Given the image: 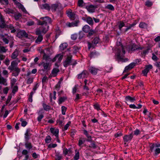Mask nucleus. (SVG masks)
<instances>
[{
    "label": "nucleus",
    "mask_w": 160,
    "mask_h": 160,
    "mask_svg": "<svg viewBox=\"0 0 160 160\" xmlns=\"http://www.w3.org/2000/svg\"><path fill=\"white\" fill-rule=\"evenodd\" d=\"M59 72V70L58 69L54 68L53 69L52 71V75L55 77L56 76L57 73Z\"/></svg>",
    "instance_id": "obj_35"
},
{
    "label": "nucleus",
    "mask_w": 160,
    "mask_h": 160,
    "mask_svg": "<svg viewBox=\"0 0 160 160\" xmlns=\"http://www.w3.org/2000/svg\"><path fill=\"white\" fill-rule=\"evenodd\" d=\"M42 105L43 108L45 110L47 111H48L50 109V107L49 106L47 105L46 104L43 103H42Z\"/></svg>",
    "instance_id": "obj_41"
},
{
    "label": "nucleus",
    "mask_w": 160,
    "mask_h": 160,
    "mask_svg": "<svg viewBox=\"0 0 160 160\" xmlns=\"http://www.w3.org/2000/svg\"><path fill=\"white\" fill-rule=\"evenodd\" d=\"M150 147L151 151L152 152L153 151L155 152L156 149H157L156 144H152L151 143L150 145Z\"/></svg>",
    "instance_id": "obj_26"
},
{
    "label": "nucleus",
    "mask_w": 160,
    "mask_h": 160,
    "mask_svg": "<svg viewBox=\"0 0 160 160\" xmlns=\"http://www.w3.org/2000/svg\"><path fill=\"white\" fill-rule=\"evenodd\" d=\"M33 82V78H29L27 81V83L28 84H29L32 83Z\"/></svg>",
    "instance_id": "obj_56"
},
{
    "label": "nucleus",
    "mask_w": 160,
    "mask_h": 160,
    "mask_svg": "<svg viewBox=\"0 0 160 160\" xmlns=\"http://www.w3.org/2000/svg\"><path fill=\"white\" fill-rule=\"evenodd\" d=\"M67 98L66 97H60L58 99V103L59 104H61L64 102L66 99Z\"/></svg>",
    "instance_id": "obj_28"
},
{
    "label": "nucleus",
    "mask_w": 160,
    "mask_h": 160,
    "mask_svg": "<svg viewBox=\"0 0 160 160\" xmlns=\"http://www.w3.org/2000/svg\"><path fill=\"white\" fill-rule=\"evenodd\" d=\"M51 138L50 136H48L45 139V141L46 142L48 143L50 142L51 141Z\"/></svg>",
    "instance_id": "obj_53"
},
{
    "label": "nucleus",
    "mask_w": 160,
    "mask_h": 160,
    "mask_svg": "<svg viewBox=\"0 0 160 160\" xmlns=\"http://www.w3.org/2000/svg\"><path fill=\"white\" fill-rule=\"evenodd\" d=\"M35 92H33L32 91L30 93V94L28 97V100H29V101L30 102H32V95Z\"/></svg>",
    "instance_id": "obj_49"
},
{
    "label": "nucleus",
    "mask_w": 160,
    "mask_h": 160,
    "mask_svg": "<svg viewBox=\"0 0 160 160\" xmlns=\"http://www.w3.org/2000/svg\"><path fill=\"white\" fill-rule=\"evenodd\" d=\"M68 16L71 19L73 20L76 18L77 16L74 12H72L71 9H70L67 13Z\"/></svg>",
    "instance_id": "obj_12"
},
{
    "label": "nucleus",
    "mask_w": 160,
    "mask_h": 160,
    "mask_svg": "<svg viewBox=\"0 0 160 160\" xmlns=\"http://www.w3.org/2000/svg\"><path fill=\"white\" fill-rule=\"evenodd\" d=\"M88 73L87 71H83L81 73L78 74V78L80 79L81 78H86L88 77Z\"/></svg>",
    "instance_id": "obj_11"
},
{
    "label": "nucleus",
    "mask_w": 160,
    "mask_h": 160,
    "mask_svg": "<svg viewBox=\"0 0 160 160\" xmlns=\"http://www.w3.org/2000/svg\"><path fill=\"white\" fill-rule=\"evenodd\" d=\"M1 38L4 42L5 44H8L9 42V37L8 36L6 38L4 37V36L2 35V36Z\"/></svg>",
    "instance_id": "obj_31"
},
{
    "label": "nucleus",
    "mask_w": 160,
    "mask_h": 160,
    "mask_svg": "<svg viewBox=\"0 0 160 160\" xmlns=\"http://www.w3.org/2000/svg\"><path fill=\"white\" fill-rule=\"evenodd\" d=\"M117 49L116 53L117 58L119 60L122 61L123 57H124V55L125 53L124 48L121 45L118 47L117 48Z\"/></svg>",
    "instance_id": "obj_1"
},
{
    "label": "nucleus",
    "mask_w": 160,
    "mask_h": 160,
    "mask_svg": "<svg viewBox=\"0 0 160 160\" xmlns=\"http://www.w3.org/2000/svg\"><path fill=\"white\" fill-rule=\"evenodd\" d=\"M105 8L109 9L111 11H114V7L111 4H108L105 7Z\"/></svg>",
    "instance_id": "obj_40"
},
{
    "label": "nucleus",
    "mask_w": 160,
    "mask_h": 160,
    "mask_svg": "<svg viewBox=\"0 0 160 160\" xmlns=\"http://www.w3.org/2000/svg\"><path fill=\"white\" fill-rule=\"evenodd\" d=\"M48 26H47V28L43 27H40L41 28H42V34H45L48 31Z\"/></svg>",
    "instance_id": "obj_38"
},
{
    "label": "nucleus",
    "mask_w": 160,
    "mask_h": 160,
    "mask_svg": "<svg viewBox=\"0 0 160 160\" xmlns=\"http://www.w3.org/2000/svg\"><path fill=\"white\" fill-rule=\"evenodd\" d=\"M31 134L30 133V130L29 129H28L25 133V141H27L30 138V136Z\"/></svg>",
    "instance_id": "obj_14"
},
{
    "label": "nucleus",
    "mask_w": 160,
    "mask_h": 160,
    "mask_svg": "<svg viewBox=\"0 0 160 160\" xmlns=\"http://www.w3.org/2000/svg\"><path fill=\"white\" fill-rule=\"evenodd\" d=\"M85 141L84 139H80L78 141V145L81 146Z\"/></svg>",
    "instance_id": "obj_63"
},
{
    "label": "nucleus",
    "mask_w": 160,
    "mask_h": 160,
    "mask_svg": "<svg viewBox=\"0 0 160 160\" xmlns=\"http://www.w3.org/2000/svg\"><path fill=\"white\" fill-rule=\"evenodd\" d=\"M17 36L19 38L22 37H27L28 35L24 30L19 31L17 33Z\"/></svg>",
    "instance_id": "obj_13"
},
{
    "label": "nucleus",
    "mask_w": 160,
    "mask_h": 160,
    "mask_svg": "<svg viewBox=\"0 0 160 160\" xmlns=\"http://www.w3.org/2000/svg\"><path fill=\"white\" fill-rule=\"evenodd\" d=\"M41 29L42 28H41L40 27L39 28L36 29V35H38V36L42 35H41V34L42 33Z\"/></svg>",
    "instance_id": "obj_43"
},
{
    "label": "nucleus",
    "mask_w": 160,
    "mask_h": 160,
    "mask_svg": "<svg viewBox=\"0 0 160 160\" xmlns=\"http://www.w3.org/2000/svg\"><path fill=\"white\" fill-rule=\"evenodd\" d=\"M133 136L132 133L128 135H125L123 138V139L124 141L125 142H128L130 141L133 138Z\"/></svg>",
    "instance_id": "obj_17"
},
{
    "label": "nucleus",
    "mask_w": 160,
    "mask_h": 160,
    "mask_svg": "<svg viewBox=\"0 0 160 160\" xmlns=\"http://www.w3.org/2000/svg\"><path fill=\"white\" fill-rule=\"evenodd\" d=\"M75 155L74 157V160H78L79 158V152L77 151V150H75Z\"/></svg>",
    "instance_id": "obj_36"
},
{
    "label": "nucleus",
    "mask_w": 160,
    "mask_h": 160,
    "mask_svg": "<svg viewBox=\"0 0 160 160\" xmlns=\"http://www.w3.org/2000/svg\"><path fill=\"white\" fill-rule=\"evenodd\" d=\"M68 44L66 43H64L61 44L60 46V49L61 50H63L65 49L67 47Z\"/></svg>",
    "instance_id": "obj_39"
},
{
    "label": "nucleus",
    "mask_w": 160,
    "mask_h": 160,
    "mask_svg": "<svg viewBox=\"0 0 160 160\" xmlns=\"http://www.w3.org/2000/svg\"><path fill=\"white\" fill-rule=\"evenodd\" d=\"M7 27L9 28L10 30H11V33H14L16 31V30L14 29V27L12 24H10L8 25Z\"/></svg>",
    "instance_id": "obj_37"
},
{
    "label": "nucleus",
    "mask_w": 160,
    "mask_h": 160,
    "mask_svg": "<svg viewBox=\"0 0 160 160\" xmlns=\"http://www.w3.org/2000/svg\"><path fill=\"white\" fill-rule=\"evenodd\" d=\"M51 8L52 10L54 12L57 10L59 11L62 9L61 4L59 2H56L55 3L52 4Z\"/></svg>",
    "instance_id": "obj_3"
},
{
    "label": "nucleus",
    "mask_w": 160,
    "mask_h": 160,
    "mask_svg": "<svg viewBox=\"0 0 160 160\" xmlns=\"http://www.w3.org/2000/svg\"><path fill=\"white\" fill-rule=\"evenodd\" d=\"M20 51L18 49H16L14 52H13L11 55V58L12 59H18L17 58L18 56Z\"/></svg>",
    "instance_id": "obj_15"
},
{
    "label": "nucleus",
    "mask_w": 160,
    "mask_h": 160,
    "mask_svg": "<svg viewBox=\"0 0 160 160\" xmlns=\"http://www.w3.org/2000/svg\"><path fill=\"white\" fill-rule=\"evenodd\" d=\"M25 146L26 148L28 150L32 149L33 147L31 143L28 142V141H25Z\"/></svg>",
    "instance_id": "obj_20"
},
{
    "label": "nucleus",
    "mask_w": 160,
    "mask_h": 160,
    "mask_svg": "<svg viewBox=\"0 0 160 160\" xmlns=\"http://www.w3.org/2000/svg\"><path fill=\"white\" fill-rule=\"evenodd\" d=\"M4 11L7 13L10 14L13 13V11L12 10L9 8H6L4 10Z\"/></svg>",
    "instance_id": "obj_54"
},
{
    "label": "nucleus",
    "mask_w": 160,
    "mask_h": 160,
    "mask_svg": "<svg viewBox=\"0 0 160 160\" xmlns=\"http://www.w3.org/2000/svg\"><path fill=\"white\" fill-rule=\"evenodd\" d=\"M43 58L46 61H49L50 58L49 56L47 55L45 53H44L43 56Z\"/></svg>",
    "instance_id": "obj_48"
},
{
    "label": "nucleus",
    "mask_w": 160,
    "mask_h": 160,
    "mask_svg": "<svg viewBox=\"0 0 160 160\" xmlns=\"http://www.w3.org/2000/svg\"><path fill=\"white\" fill-rule=\"evenodd\" d=\"M51 132L54 135L56 138H58V137L59 130L57 129H55L53 128H50Z\"/></svg>",
    "instance_id": "obj_19"
},
{
    "label": "nucleus",
    "mask_w": 160,
    "mask_h": 160,
    "mask_svg": "<svg viewBox=\"0 0 160 160\" xmlns=\"http://www.w3.org/2000/svg\"><path fill=\"white\" fill-rule=\"evenodd\" d=\"M84 2L83 0H78V4L79 7H82L84 5Z\"/></svg>",
    "instance_id": "obj_51"
},
{
    "label": "nucleus",
    "mask_w": 160,
    "mask_h": 160,
    "mask_svg": "<svg viewBox=\"0 0 160 160\" xmlns=\"http://www.w3.org/2000/svg\"><path fill=\"white\" fill-rule=\"evenodd\" d=\"M82 96L81 94H76V98L75 99V101L76 102L78 99H80L81 98Z\"/></svg>",
    "instance_id": "obj_62"
},
{
    "label": "nucleus",
    "mask_w": 160,
    "mask_h": 160,
    "mask_svg": "<svg viewBox=\"0 0 160 160\" xmlns=\"http://www.w3.org/2000/svg\"><path fill=\"white\" fill-rule=\"evenodd\" d=\"M43 39L42 35L38 36L37 39L35 40V42L38 43H39L42 42Z\"/></svg>",
    "instance_id": "obj_32"
},
{
    "label": "nucleus",
    "mask_w": 160,
    "mask_h": 160,
    "mask_svg": "<svg viewBox=\"0 0 160 160\" xmlns=\"http://www.w3.org/2000/svg\"><path fill=\"white\" fill-rule=\"evenodd\" d=\"M62 81V80H60L59 82L58 83L56 84V85L55 86V89L56 90H58L59 88L60 87V84Z\"/></svg>",
    "instance_id": "obj_55"
},
{
    "label": "nucleus",
    "mask_w": 160,
    "mask_h": 160,
    "mask_svg": "<svg viewBox=\"0 0 160 160\" xmlns=\"http://www.w3.org/2000/svg\"><path fill=\"white\" fill-rule=\"evenodd\" d=\"M118 26L119 29L121 30L122 27L125 26V24L123 22L120 21L118 22Z\"/></svg>",
    "instance_id": "obj_47"
},
{
    "label": "nucleus",
    "mask_w": 160,
    "mask_h": 160,
    "mask_svg": "<svg viewBox=\"0 0 160 160\" xmlns=\"http://www.w3.org/2000/svg\"><path fill=\"white\" fill-rule=\"evenodd\" d=\"M79 23V20L77 19L75 21L72 22H67L65 24L68 27H77Z\"/></svg>",
    "instance_id": "obj_6"
},
{
    "label": "nucleus",
    "mask_w": 160,
    "mask_h": 160,
    "mask_svg": "<svg viewBox=\"0 0 160 160\" xmlns=\"http://www.w3.org/2000/svg\"><path fill=\"white\" fill-rule=\"evenodd\" d=\"M98 69L94 67H92L89 69V71L90 72L93 74L96 75L97 73Z\"/></svg>",
    "instance_id": "obj_23"
},
{
    "label": "nucleus",
    "mask_w": 160,
    "mask_h": 160,
    "mask_svg": "<svg viewBox=\"0 0 160 160\" xmlns=\"http://www.w3.org/2000/svg\"><path fill=\"white\" fill-rule=\"evenodd\" d=\"M40 8L42 9H45L48 10H50L51 9V6L48 4L45 3L40 5Z\"/></svg>",
    "instance_id": "obj_21"
},
{
    "label": "nucleus",
    "mask_w": 160,
    "mask_h": 160,
    "mask_svg": "<svg viewBox=\"0 0 160 160\" xmlns=\"http://www.w3.org/2000/svg\"><path fill=\"white\" fill-rule=\"evenodd\" d=\"M20 121L22 122L21 125L22 126L24 127L27 124V122L24 120H23V119L22 118H20Z\"/></svg>",
    "instance_id": "obj_50"
},
{
    "label": "nucleus",
    "mask_w": 160,
    "mask_h": 160,
    "mask_svg": "<svg viewBox=\"0 0 160 160\" xmlns=\"http://www.w3.org/2000/svg\"><path fill=\"white\" fill-rule=\"evenodd\" d=\"M22 15L20 13L15 14L14 15V17L16 20H18L20 18H21Z\"/></svg>",
    "instance_id": "obj_33"
},
{
    "label": "nucleus",
    "mask_w": 160,
    "mask_h": 160,
    "mask_svg": "<svg viewBox=\"0 0 160 160\" xmlns=\"http://www.w3.org/2000/svg\"><path fill=\"white\" fill-rule=\"evenodd\" d=\"M85 21L90 25H92L93 24V20L90 17H87L86 18Z\"/></svg>",
    "instance_id": "obj_22"
},
{
    "label": "nucleus",
    "mask_w": 160,
    "mask_h": 160,
    "mask_svg": "<svg viewBox=\"0 0 160 160\" xmlns=\"http://www.w3.org/2000/svg\"><path fill=\"white\" fill-rule=\"evenodd\" d=\"M137 48H138V46L135 44H133L131 46V50L132 51H135L137 50Z\"/></svg>",
    "instance_id": "obj_64"
},
{
    "label": "nucleus",
    "mask_w": 160,
    "mask_h": 160,
    "mask_svg": "<svg viewBox=\"0 0 160 160\" xmlns=\"http://www.w3.org/2000/svg\"><path fill=\"white\" fill-rule=\"evenodd\" d=\"M63 153L65 155H68L70 156L72 154V151L71 149H67V148H64L63 150Z\"/></svg>",
    "instance_id": "obj_18"
},
{
    "label": "nucleus",
    "mask_w": 160,
    "mask_h": 160,
    "mask_svg": "<svg viewBox=\"0 0 160 160\" xmlns=\"http://www.w3.org/2000/svg\"><path fill=\"white\" fill-rule=\"evenodd\" d=\"M41 65L43 67V70L44 71L50 70L51 66V64L47 61L42 62Z\"/></svg>",
    "instance_id": "obj_7"
},
{
    "label": "nucleus",
    "mask_w": 160,
    "mask_h": 160,
    "mask_svg": "<svg viewBox=\"0 0 160 160\" xmlns=\"http://www.w3.org/2000/svg\"><path fill=\"white\" fill-rule=\"evenodd\" d=\"M7 26L5 22H1V23L0 24V27L2 28L7 27Z\"/></svg>",
    "instance_id": "obj_59"
},
{
    "label": "nucleus",
    "mask_w": 160,
    "mask_h": 160,
    "mask_svg": "<svg viewBox=\"0 0 160 160\" xmlns=\"http://www.w3.org/2000/svg\"><path fill=\"white\" fill-rule=\"evenodd\" d=\"M55 159L56 160H61L62 158V156L59 152H57L55 155Z\"/></svg>",
    "instance_id": "obj_27"
},
{
    "label": "nucleus",
    "mask_w": 160,
    "mask_h": 160,
    "mask_svg": "<svg viewBox=\"0 0 160 160\" xmlns=\"http://www.w3.org/2000/svg\"><path fill=\"white\" fill-rule=\"evenodd\" d=\"M52 20L48 16L40 18V20L38 21V24L39 25H45L46 26L48 24H51Z\"/></svg>",
    "instance_id": "obj_2"
},
{
    "label": "nucleus",
    "mask_w": 160,
    "mask_h": 160,
    "mask_svg": "<svg viewBox=\"0 0 160 160\" xmlns=\"http://www.w3.org/2000/svg\"><path fill=\"white\" fill-rule=\"evenodd\" d=\"M100 42V39L98 38H95L93 41L92 43H91L90 42H88V49L89 50L91 48L94 47L93 44H96Z\"/></svg>",
    "instance_id": "obj_9"
},
{
    "label": "nucleus",
    "mask_w": 160,
    "mask_h": 160,
    "mask_svg": "<svg viewBox=\"0 0 160 160\" xmlns=\"http://www.w3.org/2000/svg\"><path fill=\"white\" fill-rule=\"evenodd\" d=\"M7 79L3 77H0V84H2L4 86H7Z\"/></svg>",
    "instance_id": "obj_25"
},
{
    "label": "nucleus",
    "mask_w": 160,
    "mask_h": 160,
    "mask_svg": "<svg viewBox=\"0 0 160 160\" xmlns=\"http://www.w3.org/2000/svg\"><path fill=\"white\" fill-rule=\"evenodd\" d=\"M62 118H59L57 120V123H58L59 125L61 127H62L63 125V121L62 120Z\"/></svg>",
    "instance_id": "obj_46"
},
{
    "label": "nucleus",
    "mask_w": 160,
    "mask_h": 160,
    "mask_svg": "<svg viewBox=\"0 0 160 160\" xmlns=\"http://www.w3.org/2000/svg\"><path fill=\"white\" fill-rule=\"evenodd\" d=\"M2 73L3 75L5 76L7 78L8 77V73L7 70L5 69L3 70Z\"/></svg>",
    "instance_id": "obj_57"
},
{
    "label": "nucleus",
    "mask_w": 160,
    "mask_h": 160,
    "mask_svg": "<svg viewBox=\"0 0 160 160\" xmlns=\"http://www.w3.org/2000/svg\"><path fill=\"white\" fill-rule=\"evenodd\" d=\"M89 147L93 148H96V146L93 142H92Z\"/></svg>",
    "instance_id": "obj_61"
},
{
    "label": "nucleus",
    "mask_w": 160,
    "mask_h": 160,
    "mask_svg": "<svg viewBox=\"0 0 160 160\" xmlns=\"http://www.w3.org/2000/svg\"><path fill=\"white\" fill-rule=\"evenodd\" d=\"M18 87L17 86H15L13 88L12 92L13 93L15 94L18 91Z\"/></svg>",
    "instance_id": "obj_58"
},
{
    "label": "nucleus",
    "mask_w": 160,
    "mask_h": 160,
    "mask_svg": "<svg viewBox=\"0 0 160 160\" xmlns=\"http://www.w3.org/2000/svg\"><path fill=\"white\" fill-rule=\"evenodd\" d=\"M8 50L7 49H6L5 47L0 45V52H6Z\"/></svg>",
    "instance_id": "obj_45"
},
{
    "label": "nucleus",
    "mask_w": 160,
    "mask_h": 160,
    "mask_svg": "<svg viewBox=\"0 0 160 160\" xmlns=\"http://www.w3.org/2000/svg\"><path fill=\"white\" fill-rule=\"evenodd\" d=\"M62 109V115H64L65 114V112L67 110V108L64 106H62L61 107Z\"/></svg>",
    "instance_id": "obj_52"
},
{
    "label": "nucleus",
    "mask_w": 160,
    "mask_h": 160,
    "mask_svg": "<svg viewBox=\"0 0 160 160\" xmlns=\"http://www.w3.org/2000/svg\"><path fill=\"white\" fill-rule=\"evenodd\" d=\"M90 27L88 25H84L82 28V31L86 33L88 32L90 29Z\"/></svg>",
    "instance_id": "obj_24"
},
{
    "label": "nucleus",
    "mask_w": 160,
    "mask_h": 160,
    "mask_svg": "<svg viewBox=\"0 0 160 160\" xmlns=\"http://www.w3.org/2000/svg\"><path fill=\"white\" fill-rule=\"evenodd\" d=\"M145 4L146 6L148 7H149L152 6V3L151 1H147L145 2Z\"/></svg>",
    "instance_id": "obj_60"
},
{
    "label": "nucleus",
    "mask_w": 160,
    "mask_h": 160,
    "mask_svg": "<svg viewBox=\"0 0 160 160\" xmlns=\"http://www.w3.org/2000/svg\"><path fill=\"white\" fill-rule=\"evenodd\" d=\"M63 57V55L61 54H58L52 60V61L54 62L57 60L58 62H60Z\"/></svg>",
    "instance_id": "obj_10"
},
{
    "label": "nucleus",
    "mask_w": 160,
    "mask_h": 160,
    "mask_svg": "<svg viewBox=\"0 0 160 160\" xmlns=\"http://www.w3.org/2000/svg\"><path fill=\"white\" fill-rule=\"evenodd\" d=\"M139 27L141 28H147L148 25L145 22H142L140 23L139 25Z\"/></svg>",
    "instance_id": "obj_30"
},
{
    "label": "nucleus",
    "mask_w": 160,
    "mask_h": 160,
    "mask_svg": "<svg viewBox=\"0 0 160 160\" xmlns=\"http://www.w3.org/2000/svg\"><path fill=\"white\" fill-rule=\"evenodd\" d=\"M20 61L18 59H17L16 60L13 61L11 62L10 66H9L8 68V69L11 70L13 71L15 70L16 68H19L17 67L18 63L20 62Z\"/></svg>",
    "instance_id": "obj_5"
},
{
    "label": "nucleus",
    "mask_w": 160,
    "mask_h": 160,
    "mask_svg": "<svg viewBox=\"0 0 160 160\" xmlns=\"http://www.w3.org/2000/svg\"><path fill=\"white\" fill-rule=\"evenodd\" d=\"M142 107V105H139V106L138 107L136 106L134 104L129 105L130 108L133 109H140Z\"/></svg>",
    "instance_id": "obj_42"
},
{
    "label": "nucleus",
    "mask_w": 160,
    "mask_h": 160,
    "mask_svg": "<svg viewBox=\"0 0 160 160\" xmlns=\"http://www.w3.org/2000/svg\"><path fill=\"white\" fill-rule=\"evenodd\" d=\"M98 53L96 51H94L91 52L89 56L91 58H95L98 56Z\"/></svg>",
    "instance_id": "obj_29"
},
{
    "label": "nucleus",
    "mask_w": 160,
    "mask_h": 160,
    "mask_svg": "<svg viewBox=\"0 0 160 160\" xmlns=\"http://www.w3.org/2000/svg\"><path fill=\"white\" fill-rule=\"evenodd\" d=\"M72 56L71 55L67 56V58L63 62L64 66L66 67L70 65H75L77 63L76 62L75 63H72Z\"/></svg>",
    "instance_id": "obj_4"
},
{
    "label": "nucleus",
    "mask_w": 160,
    "mask_h": 160,
    "mask_svg": "<svg viewBox=\"0 0 160 160\" xmlns=\"http://www.w3.org/2000/svg\"><path fill=\"white\" fill-rule=\"evenodd\" d=\"M16 72H13L12 73V76L15 77L17 76L20 71V69L19 68H16L15 70H14Z\"/></svg>",
    "instance_id": "obj_34"
},
{
    "label": "nucleus",
    "mask_w": 160,
    "mask_h": 160,
    "mask_svg": "<svg viewBox=\"0 0 160 160\" xmlns=\"http://www.w3.org/2000/svg\"><path fill=\"white\" fill-rule=\"evenodd\" d=\"M84 134L86 135L87 137L88 138V139L87 140L88 141H91L90 139H91V137L89 135V134L88 133L87 131L85 130H84Z\"/></svg>",
    "instance_id": "obj_44"
},
{
    "label": "nucleus",
    "mask_w": 160,
    "mask_h": 160,
    "mask_svg": "<svg viewBox=\"0 0 160 160\" xmlns=\"http://www.w3.org/2000/svg\"><path fill=\"white\" fill-rule=\"evenodd\" d=\"M97 8L96 6L92 5H87L86 7V9L89 13H92L95 12V9Z\"/></svg>",
    "instance_id": "obj_8"
},
{
    "label": "nucleus",
    "mask_w": 160,
    "mask_h": 160,
    "mask_svg": "<svg viewBox=\"0 0 160 160\" xmlns=\"http://www.w3.org/2000/svg\"><path fill=\"white\" fill-rule=\"evenodd\" d=\"M125 102L126 103L127 102H133L136 100L135 97H131L129 96H127L125 98Z\"/></svg>",
    "instance_id": "obj_16"
}]
</instances>
